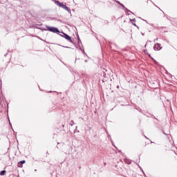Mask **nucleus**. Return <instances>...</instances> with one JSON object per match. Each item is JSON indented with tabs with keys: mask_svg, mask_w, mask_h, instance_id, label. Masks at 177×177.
I'll return each mask as SVG.
<instances>
[{
	"mask_svg": "<svg viewBox=\"0 0 177 177\" xmlns=\"http://www.w3.org/2000/svg\"><path fill=\"white\" fill-rule=\"evenodd\" d=\"M35 171H37V169H35Z\"/></svg>",
	"mask_w": 177,
	"mask_h": 177,
	"instance_id": "9b49d317",
	"label": "nucleus"
},
{
	"mask_svg": "<svg viewBox=\"0 0 177 177\" xmlns=\"http://www.w3.org/2000/svg\"><path fill=\"white\" fill-rule=\"evenodd\" d=\"M19 164H26V160H21L19 162Z\"/></svg>",
	"mask_w": 177,
	"mask_h": 177,
	"instance_id": "423d86ee",
	"label": "nucleus"
},
{
	"mask_svg": "<svg viewBox=\"0 0 177 177\" xmlns=\"http://www.w3.org/2000/svg\"><path fill=\"white\" fill-rule=\"evenodd\" d=\"M5 174H6V171H5V170H3V171H1L0 172V175H1V176L5 175Z\"/></svg>",
	"mask_w": 177,
	"mask_h": 177,
	"instance_id": "39448f33",
	"label": "nucleus"
},
{
	"mask_svg": "<svg viewBox=\"0 0 177 177\" xmlns=\"http://www.w3.org/2000/svg\"><path fill=\"white\" fill-rule=\"evenodd\" d=\"M55 3L57 6H59V8H62V9H64L65 10L68 12V13H71V11L68 8V7H67V6L63 4V3H60V1H55Z\"/></svg>",
	"mask_w": 177,
	"mask_h": 177,
	"instance_id": "f257e3e1",
	"label": "nucleus"
},
{
	"mask_svg": "<svg viewBox=\"0 0 177 177\" xmlns=\"http://www.w3.org/2000/svg\"><path fill=\"white\" fill-rule=\"evenodd\" d=\"M133 26H135L136 27V24H133Z\"/></svg>",
	"mask_w": 177,
	"mask_h": 177,
	"instance_id": "1a4fd4ad",
	"label": "nucleus"
},
{
	"mask_svg": "<svg viewBox=\"0 0 177 177\" xmlns=\"http://www.w3.org/2000/svg\"><path fill=\"white\" fill-rule=\"evenodd\" d=\"M73 124H74V121H71V123H70L71 127H73Z\"/></svg>",
	"mask_w": 177,
	"mask_h": 177,
	"instance_id": "6e6552de",
	"label": "nucleus"
},
{
	"mask_svg": "<svg viewBox=\"0 0 177 177\" xmlns=\"http://www.w3.org/2000/svg\"><path fill=\"white\" fill-rule=\"evenodd\" d=\"M48 30L50 31V32H60V31H59V29H57V28H53V27H47Z\"/></svg>",
	"mask_w": 177,
	"mask_h": 177,
	"instance_id": "f03ea898",
	"label": "nucleus"
},
{
	"mask_svg": "<svg viewBox=\"0 0 177 177\" xmlns=\"http://www.w3.org/2000/svg\"><path fill=\"white\" fill-rule=\"evenodd\" d=\"M133 21H135V19H133Z\"/></svg>",
	"mask_w": 177,
	"mask_h": 177,
	"instance_id": "9d476101",
	"label": "nucleus"
},
{
	"mask_svg": "<svg viewBox=\"0 0 177 177\" xmlns=\"http://www.w3.org/2000/svg\"><path fill=\"white\" fill-rule=\"evenodd\" d=\"M154 50H161L162 49V47H161V44L157 43L153 46Z\"/></svg>",
	"mask_w": 177,
	"mask_h": 177,
	"instance_id": "20e7f679",
	"label": "nucleus"
},
{
	"mask_svg": "<svg viewBox=\"0 0 177 177\" xmlns=\"http://www.w3.org/2000/svg\"><path fill=\"white\" fill-rule=\"evenodd\" d=\"M118 3H119L121 6H122V8H124V9H126V10H127V8H125V6H123V4H122V3H120V2H118Z\"/></svg>",
	"mask_w": 177,
	"mask_h": 177,
	"instance_id": "0eeeda50",
	"label": "nucleus"
},
{
	"mask_svg": "<svg viewBox=\"0 0 177 177\" xmlns=\"http://www.w3.org/2000/svg\"><path fill=\"white\" fill-rule=\"evenodd\" d=\"M62 34L64 35H62V37H63L64 38H65V39H66V41H68L69 42H71V44H73V40L71 39V37H70L68 35L62 32Z\"/></svg>",
	"mask_w": 177,
	"mask_h": 177,
	"instance_id": "7ed1b4c3",
	"label": "nucleus"
}]
</instances>
